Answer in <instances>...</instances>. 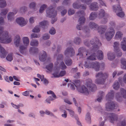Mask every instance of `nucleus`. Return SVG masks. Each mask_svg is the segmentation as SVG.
<instances>
[{
	"mask_svg": "<svg viewBox=\"0 0 126 126\" xmlns=\"http://www.w3.org/2000/svg\"><path fill=\"white\" fill-rule=\"evenodd\" d=\"M114 95V91L111 90L106 95V100L108 101L106 104L105 106L106 110L107 111H111L114 109H116L118 107L117 103L110 101L113 98Z\"/></svg>",
	"mask_w": 126,
	"mask_h": 126,
	"instance_id": "obj_1",
	"label": "nucleus"
},
{
	"mask_svg": "<svg viewBox=\"0 0 126 126\" xmlns=\"http://www.w3.org/2000/svg\"><path fill=\"white\" fill-rule=\"evenodd\" d=\"M3 30V27H0V42L5 44L10 43L12 40L11 36L8 32Z\"/></svg>",
	"mask_w": 126,
	"mask_h": 126,
	"instance_id": "obj_2",
	"label": "nucleus"
},
{
	"mask_svg": "<svg viewBox=\"0 0 126 126\" xmlns=\"http://www.w3.org/2000/svg\"><path fill=\"white\" fill-rule=\"evenodd\" d=\"M56 7L55 4L53 6H50L46 10V16L47 17L52 18L51 22L52 24H53L57 20V18L56 17L57 15V12L54 10V8Z\"/></svg>",
	"mask_w": 126,
	"mask_h": 126,
	"instance_id": "obj_3",
	"label": "nucleus"
},
{
	"mask_svg": "<svg viewBox=\"0 0 126 126\" xmlns=\"http://www.w3.org/2000/svg\"><path fill=\"white\" fill-rule=\"evenodd\" d=\"M84 66L88 68H93L96 71H98L99 70L100 68L101 67L102 65L97 62L92 63H89L88 62H85Z\"/></svg>",
	"mask_w": 126,
	"mask_h": 126,
	"instance_id": "obj_4",
	"label": "nucleus"
},
{
	"mask_svg": "<svg viewBox=\"0 0 126 126\" xmlns=\"http://www.w3.org/2000/svg\"><path fill=\"white\" fill-rule=\"evenodd\" d=\"M76 83H78V85L77 86L75 85L78 91L80 93H84L86 95H88L89 94V90L84 85L81 86L79 85L80 81L79 80H77L75 81Z\"/></svg>",
	"mask_w": 126,
	"mask_h": 126,
	"instance_id": "obj_5",
	"label": "nucleus"
},
{
	"mask_svg": "<svg viewBox=\"0 0 126 126\" xmlns=\"http://www.w3.org/2000/svg\"><path fill=\"white\" fill-rule=\"evenodd\" d=\"M98 59L100 60L102 59L103 57V53L102 51L101 50H98L97 52V55H95V54L93 53L90 56L87 58V62H88V60H96V57Z\"/></svg>",
	"mask_w": 126,
	"mask_h": 126,
	"instance_id": "obj_6",
	"label": "nucleus"
},
{
	"mask_svg": "<svg viewBox=\"0 0 126 126\" xmlns=\"http://www.w3.org/2000/svg\"><path fill=\"white\" fill-rule=\"evenodd\" d=\"M120 93H117L116 94V98L117 101L121 102L123 98L126 99V90L121 88L120 90Z\"/></svg>",
	"mask_w": 126,
	"mask_h": 126,
	"instance_id": "obj_7",
	"label": "nucleus"
},
{
	"mask_svg": "<svg viewBox=\"0 0 126 126\" xmlns=\"http://www.w3.org/2000/svg\"><path fill=\"white\" fill-rule=\"evenodd\" d=\"M115 33L114 29L112 27L109 28L105 33V38L108 41L110 40L114 36Z\"/></svg>",
	"mask_w": 126,
	"mask_h": 126,
	"instance_id": "obj_8",
	"label": "nucleus"
},
{
	"mask_svg": "<svg viewBox=\"0 0 126 126\" xmlns=\"http://www.w3.org/2000/svg\"><path fill=\"white\" fill-rule=\"evenodd\" d=\"M60 68L59 67H54L53 70V75L55 77H62L66 74V71L65 70L61 71L59 73Z\"/></svg>",
	"mask_w": 126,
	"mask_h": 126,
	"instance_id": "obj_9",
	"label": "nucleus"
},
{
	"mask_svg": "<svg viewBox=\"0 0 126 126\" xmlns=\"http://www.w3.org/2000/svg\"><path fill=\"white\" fill-rule=\"evenodd\" d=\"M90 42L91 45L94 47L93 50H94L95 48H98L99 46L101 45V44L98 39L96 37L92 39L90 41Z\"/></svg>",
	"mask_w": 126,
	"mask_h": 126,
	"instance_id": "obj_10",
	"label": "nucleus"
},
{
	"mask_svg": "<svg viewBox=\"0 0 126 126\" xmlns=\"http://www.w3.org/2000/svg\"><path fill=\"white\" fill-rule=\"evenodd\" d=\"M64 54L66 57H72L75 54L74 50L73 48L68 47L66 49L64 52Z\"/></svg>",
	"mask_w": 126,
	"mask_h": 126,
	"instance_id": "obj_11",
	"label": "nucleus"
},
{
	"mask_svg": "<svg viewBox=\"0 0 126 126\" xmlns=\"http://www.w3.org/2000/svg\"><path fill=\"white\" fill-rule=\"evenodd\" d=\"M86 85L89 88V90L92 92H94L96 90V86L94 84L92 83V81L90 79L87 80Z\"/></svg>",
	"mask_w": 126,
	"mask_h": 126,
	"instance_id": "obj_12",
	"label": "nucleus"
},
{
	"mask_svg": "<svg viewBox=\"0 0 126 126\" xmlns=\"http://www.w3.org/2000/svg\"><path fill=\"white\" fill-rule=\"evenodd\" d=\"M85 14L84 11H79L77 13V15L79 16H81L79 20V22L80 24L83 23L85 21V18L84 16Z\"/></svg>",
	"mask_w": 126,
	"mask_h": 126,
	"instance_id": "obj_13",
	"label": "nucleus"
},
{
	"mask_svg": "<svg viewBox=\"0 0 126 126\" xmlns=\"http://www.w3.org/2000/svg\"><path fill=\"white\" fill-rule=\"evenodd\" d=\"M16 21L17 23L21 27H23L26 25L28 21L25 19L24 18L20 17L16 18Z\"/></svg>",
	"mask_w": 126,
	"mask_h": 126,
	"instance_id": "obj_14",
	"label": "nucleus"
},
{
	"mask_svg": "<svg viewBox=\"0 0 126 126\" xmlns=\"http://www.w3.org/2000/svg\"><path fill=\"white\" fill-rule=\"evenodd\" d=\"M77 55H79L80 58H82L83 55H86L87 56L90 54L89 51H86L85 49L83 47H80L79 49Z\"/></svg>",
	"mask_w": 126,
	"mask_h": 126,
	"instance_id": "obj_15",
	"label": "nucleus"
},
{
	"mask_svg": "<svg viewBox=\"0 0 126 126\" xmlns=\"http://www.w3.org/2000/svg\"><path fill=\"white\" fill-rule=\"evenodd\" d=\"M119 121H117V124L118 126H126V119L124 118L123 116H119Z\"/></svg>",
	"mask_w": 126,
	"mask_h": 126,
	"instance_id": "obj_16",
	"label": "nucleus"
},
{
	"mask_svg": "<svg viewBox=\"0 0 126 126\" xmlns=\"http://www.w3.org/2000/svg\"><path fill=\"white\" fill-rule=\"evenodd\" d=\"M90 10L91 11H96L99 9V6L97 2H92L89 6Z\"/></svg>",
	"mask_w": 126,
	"mask_h": 126,
	"instance_id": "obj_17",
	"label": "nucleus"
},
{
	"mask_svg": "<svg viewBox=\"0 0 126 126\" xmlns=\"http://www.w3.org/2000/svg\"><path fill=\"white\" fill-rule=\"evenodd\" d=\"M109 118L110 121L112 123H114L115 121L117 122L118 119L117 115L112 113L109 114Z\"/></svg>",
	"mask_w": 126,
	"mask_h": 126,
	"instance_id": "obj_18",
	"label": "nucleus"
},
{
	"mask_svg": "<svg viewBox=\"0 0 126 126\" xmlns=\"http://www.w3.org/2000/svg\"><path fill=\"white\" fill-rule=\"evenodd\" d=\"M54 58L56 59V61L54 63V65H58L59 64V61L63 60V56L62 54H60L57 55L56 54L54 55Z\"/></svg>",
	"mask_w": 126,
	"mask_h": 126,
	"instance_id": "obj_19",
	"label": "nucleus"
},
{
	"mask_svg": "<svg viewBox=\"0 0 126 126\" xmlns=\"http://www.w3.org/2000/svg\"><path fill=\"white\" fill-rule=\"evenodd\" d=\"M14 42V44L16 47H18L19 46L21 42V38L19 35H16L15 36Z\"/></svg>",
	"mask_w": 126,
	"mask_h": 126,
	"instance_id": "obj_20",
	"label": "nucleus"
},
{
	"mask_svg": "<svg viewBox=\"0 0 126 126\" xmlns=\"http://www.w3.org/2000/svg\"><path fill=\"white\" fill-rule=\"evenodd\" d=\"M13 12H10L8 13L7 16V18L8 20L11 21L14 19V16L17 12V11L15 9Z\"/></svg>",
	"mask_w": 126,
	"mask_h": 126,
	"instance_id": "obj_21",
	"label": "nucleus"
},
{
	"mask_svg": "<svg viewBox=\"0 0 126 126\" xmlns=\"http://www.w3.org/2000/svg\"><path fill=\"white\" fill-rule=\"evenodd\" d=\"M108 75L106 73H103L100 72L97 73L95 76L96 79L100 78H107L108 77Z\"/></svg>",
	"mask_w": 126,
	"mask_h": 126,
	"instance_id": "obj_22",
	"label": "nucleus"
},
{
	"mask_svg": "<svg viewBox=\"0 0 126 126\" xmlns=\"http://www.w3.org/2000/svg\"><path fill=\"white\" fill-rule=\"evenodd\" d=\"M107 29V26L106 25H101L99 26L97 30L98 32L100 34L104 33Z\"/></svg>",
	"mask_w": 126,
	"mask_h": 126,
	"instance_id": "obj_23",
	"label": "nucleus"
},
{
	"mask_svg": "<svg viewBox=\"0 0 126 126\" xmlns=\"http://www.w3.org/2000/svg\"><path fill=\"white\" fill-rule=\"evenodd\" d=\"M47 55L46 53L44 51L41 52L39 56V58L40 60L42 62L45 61L46 59Z\"/></svg>",
	"mask_w": 126,
	"mask_h": 126,
	"instance_id": "obj_24",
	"label": "nucleus"
},
{
	"mask_svg": "<svg viewBox=\"0 0 126 126\" xmlns=\"http://www.w3.org/2000/svg\"><path fill=\"white\" fill-rule=\"evenodd\" d=\"M60 109L62 117L63 119L66 118L67 116V111L63 109V107L62 106L60 107Z\"/></svg>",
	"mask_w": 126,
	"mask_h": 126,
	"instance_id": "obj_25",
	"label": "nucleus"
},
{
	"mask_svg": "<svg viewBox=\"0 0 126 126\" xmlns=\"http://www.w3.org/2000/svg\"><path fill=\"white\" fill-rule=\"evenodd\" d=\"M0 56L1 58L5 57L7 54L6 52L5 51L4 48L0 45Z\"/></svg>",
	"mask_w": 126,
	"mask_h": 126,
	"instance_id": "obj_26",
	"label": "nucleus"
},
{
	"mask_svg": "<svg viewBox=\"0 0 126 126\" xmlns=\"http://www.w3.org/2000/svg\"><path fill=\"white\" fill-rule=\"evenodd\" d=\"M89 26L91 29L95 30L98 29L99 27L98 24L93 22H91L89 24Z\"/></svg>",
	"mask_w": 126,
	"mask_h": 126,
	"instance_id": "obj_27",
	"label": "nucleus"
},
{
	"mask_svg": "<svg viewBox=\"0 0 126 126\" xmlns=\"http://www.w3.org/2000/svg\"><path fill=\"white\" fill-rule=\"evenodd\" d=\"M106 14L104 9H101L99 11L98 17L99 18H102L106 15Z\"/></svg>",
	"mask_w": 126,
	"mask_h": 126,
	"instance_id": "obj_28",
	"label": "nucleus"
},
{
	"mask_svg": "<svg viewBox=\"0 0 126 126\" xmlns=\"http://www.w3.org/2000/svg\"><path fill=\"white\" fill-rule=\"evenodd\" d=\"M106 79L104 78L96 79L95 80V83L98 84H103L104 83Z\"/></svg>",
	"mask_w": 126,
	"mask_h": 126,
	"instance_id": "obj_29",
	"label": "nucleus"
},
{
	"mask_svg": "<svg viewBox=\"0 0 126 126\" xmlns=\"http://www.w3.org/2000/svg\"><path fill=\"white\" fill-rule=\"evenodd\" d=\"M113 11L115 12H118L122 10V9L119 5H114L113 6Z\"/></svg>",
	"mask_w": 126,
	"mask_h": 126,
	"instance_id": "obj_30",
	"label": "nucleus"
},
{
	"mask_svg": "<svg viewBox=\"0 0 126 126\" xmlns=\"http://www.w3.org/2000/svg\"><path fill=\"white\" fill-rule=\"evenodd\" d=\"M48 94H51V96H49V98L50 99L51 101L55 99L56 97V96L54 93L52 91L50 90L47 92Z\"/></svg>",
	"mask_w": 126,
	"mask_h": 126,
	"instance_id": "obj_31",
	"label": "nucleus"
},
{
	"mask_svg": "<svg viewBox=\"0 0 126 126\" xmlns=\"http://www.w3.org/2000/svg\"><path fill=\"white\" fill-rule=\"evenodd\" d=\"M23 43L24 45L27 46L29 44V40L27 37H24L22 38Z\"/></svg>",
	"mask_w": 126,
	"mask_h": 126,
	"instance_id": "obj_32",
	"label": "nucleus"
},
{
	"mask_svg": "<svg viewBox=\"0 0 126 126\" xmlns=\"http://www.w3.org/2000/svg\"><path fill=\"white\" fill-rule=\"evenodd\" d=\"M97 17V14L95 12H92L90 15L89 18L91 20H94Z\"/></svg>",
	"mask_w": 126,
	"mask_h": 126,
	"instance_id": "obj_33",
	"label": "nucleus"
},
{
	"mask_svg": "<svg viewBox=\"0 0 126 126\" xmlns=\"http://www.w3.org/2000/svg\"><path fill=\"white\" fill-rule=\"evenodd\" d=\"M122 68L124 69H126V60L125 59L122 58L121 60Z\"/></svg>",
	"mask_w": 126,
	"mask_h": 126,
	"instance_id": "obj_34",
	"label": "nucleus"
},
{
	"mask_svg": "<svg viewBox=\"0 0 126 126\" xmlns=\"http://www.w3.org/2000/svg\"><path fill=\"white\" fill-rule=\"evenodd\" d=\"M107 55L108 59L110 61H112L114 59L115 57L114 54L111 52H108L107 54Z\"/></svg>",
	"mask_w": 126,
	"mask_h": 126,
	"instance_id": "obj_35",
	"label": "nucleus"
},
{
	"mask_svg": "<svg viewBox=\"0 0 126 126\" xmlns=\"http://www.w3.org/2000/svg\"><path fill=\"white\" fill-rule=\"evenodd\" d=\"M27 46L23 45H21L19 46V51L22 54L24 53V50L26 49Z\"/></svg>",
	"mask_w": 126,
	"mask_h": 126,
	"instance_id": "obj_36",
	"label": "nucleus"
},
{
	"mask_svg": "<svg viewBox=\"0 0 126 126\" xmlns=\"http://www.w3.org/2000/svg\"><path fill=\"white\" fill-rule=\"evenodd\" d=\"M55 65L54 67H59V68H60V69H61L62 70L65 69L66 68V66L63 61L61 62L59 67Z\"/></svg>",
	"mask_w": 126,
	"mask_h": 126,
	"instance_id": "obj_37",
	"label": "nucleus"
},
{
	"mask_svg": "<svg viewBox=\"0 0 126 126\" xmlns=\"http://www.w3.org/2000/svg\"><path fill=\"white\" fill-rule=\"evenodd\" d=\"M122 33L120 31H118L116 33L114 38L116 39H118L121 38L122 36Z\"/></svg>",
	"mask_w": 126,
	"mask_h": 126,
	"instance_id": "obj_38",
	"label": "nucleus"
},
{
	"mask_svg": "<svg viewBox=\"0 0 126 126\" xmlns=\"http://www.w3.org/2000/svg\"><path fill=\"white\" fill-rule=\"evenodd\" d=\"M38 44V42L36 40H32L30 42V44L32 46H37Z\"/></svg>",
	"mask_w": 126,
	"mask_h": 126,
	"instance_id": "obj_39",
	"label": "nucleus"
},
{
	"mask_svg": "<svg viewBox=\"0 0 126 126\" xmlns=\"http://www.w3.org/2000/svg\"><path fill=\"white\" fill-rule=\"evenodd\" d=\"M53 64L52 63H50L47 65L46 67V68L50 71H53Z\"/></svg>",
	"mask_w": 126,
	"mask_h": 126,
	"instance_id": "obj_40",
	"label": "nucleus"
},
{
	"mask_svg": "<svg viewBox=\"0 0 126 126\" xmlns=\"http://www.w3.org/2000/svg\"><path fill=\"white\" fill-rule=\"evenodd\" d=\"M41 27L40 25H37L34 27L32 30V32L35 33H38L40 32Z\"/></svg>",
	"mask_w": 126,
	"mask_h": 126,
	"instance_id": "obj_41",
	"label": "nucleus"
},
{
	"mask_svg": "<svg viewBox=\"0 0 126 126\" xmlns=\"http://www.w3.org/2000/svg\"><path fill=\"white\" fill-rule=\"evenodd\" d=\"M81 41L80 39L78 37H75L73 40L74 43L76 44H79Z\"/></svg>",
	"mask_w": 126,
	"mask_h": 126,
	"instance_id": "obj_42",
	"label": "nucleus"
},
{
	"mask_svg": "<svg viewBox=\"0 0 126 126\" xmlns=\"http://www.w3.org/2000/svg\"><path fill=\"white\" fill-rule=\"evenodd\" d=\"M114 51L117 57H119L122 56V53L120 49L115 50Z\"/></svg>",
	"mask_w": 126,
	"mask_h": 126,
	"instance_id": "obj_43",
	"label": "nucleus"
},
{
	"mask_svg": "<svg viewBox=\"0 0 126 126\" xmlns=\"http://www.w3.org/2000/svg\"><path fill=\"white\" fill-rule=\"evenodd\" d=\"M66 110H68L70 116L72 117H75L76 118L77 117L75 114L74 111L72 110L68 109H66Z\"/></svg>",
	"mask_w": 126,
	"mask_h": 126,
	"instance_id": "obj_44",
	"label": "nucleus"
},
{
	"mask_svg": "<svg viewBox=\"0 0 126 126\" xmlns=\"http://www.w3.org/2000/svg\"><path fill=\"white\" fill-rule=\"evenodd\" d=\"M113 86L114 89L115 90H117L119 88L120 84L117 81H115Z\"/></svg>",
	"mask_w": 126,
	"mask_h": 126,
	"instance_id": "obj_45",
	"label": "nucleus"
},
{
	"mask_svg": "<svg viewBox=\"0 0 126 126\" xmlns=\"http://www.w3.org/2000/svg\"><path fill=\"white\" fill-rule=\"evenodd\" d=\"M64 62L67 66H69L71 65L72 63V60L70 59L66 60V59L65 58L64 60Z\"/></svg>",
	"mask_w": 126,
	"mask_h": 126,
	"instance_id": "obj_46",
	"label": "nucleus"
},
{
	"mask_svg": "<svg viewBox=\"0 0 126 126\" xmlns=\"http://www.w3.org/2000/svg\"><path fill=\"white\" fill-rule=\"evenodd\" d=\"M6 5V3L5 0H0V7H4Z\"/></svg>",
	"mask_w": 126,
	"mask_h": 126,
	"instance_id": "obj_47",
	"label": "nucleus"
},
{
	"mask_svg": "<svg viewBox=\"0 0 126 126\" xmlns=\"http://www.w3.org/2000/svg\"><path fill=\"white\" fill-rule=\"evenodd\" d=\"M47 7L46 5L44 4L42 5L40 9L39 12L40 13H42L43 12L45 9Z\"/></svg>",
	"mask_w": 126,
	"mask_h": 126,
	"instance_id": "obj_48",
	"label": "nucleus"
},
{
	"mask_svg": "<svg viewBox=\"0 0 126 126\" xmlns=\"http://www.w3.org/2000/svg\"><path fill=\"white\" fill-rule=\"evenodd\" d=\"M6 59L8 61L11 62L13 60V54L12 53L9 54L6 57Z\"/></svg>",
	"mask_w": 126,
	"mask_h": 126,
	"instance_id": "obj_49",
	"label": "nucleus"
},
{
	"mask_svg": "<svg viewBox=\"0 0 126 126\" xmlns=\"http://www.w3.org/2000/svg\"><path fill=\"white\" fill-rule=\"evenodd\" d=\"M85 119L88 123H91V119L90 116V113H89L88 112L87 113Z\"/></svg>",
	"mask_w": 126,
	"mask_h": 126,
	"instance_id": "obj_50",
	"label": "nucleus"
},
{
	"mask_svg": "<svg viewBox=\"0 0 126 126\" xmlns=\"http://www.w3.org/2000/svg\"><path fill=\"white\" fill-rule=\"evenodd\" d=\"M119 43L118 42H115L113 43V47L114 50L118 49H119Z\"/></svg>",
	"mask_w": 126,
	"mask_h": 126,
	"instance_id": "obj_51",
	"label": "nucleus"
},
{
	"mask_svg": "<svg viewBox=\"0 0 126 126\" xmlns=\"http://www.w3.org/2000/svg\"><path fill=\"white\" fill-rule=\"evenodd\" d=\"M49 32L50 34L54 35L56 33V30L53 27H52L49 30Z\"/></svg>",
	"mask_w": 126,
	"mask_h": 126,
	"instance_id": "obj_52",
	"label": "nucleus"
},
{
	"mask_svg": "<svg viewBox=\"0 0 126 126\" xmlns=\"http://www.w3.org/2000/svg\"><path fill=\"white\" fill-rule=\"evenodd\" d=\"M80 5L78 2H74L73 4V7L75 9H79L80 7Z\"/></svg>",
	"mask_w": 126,
	"mask_h": 126,
	"instance_id": "obj_53",
	"label": "nucleus"
},
{
	"mask_svg": "<svg viewBox=\"0 0 126 126\" xmlns=\"http://www.w3.org/2000/svg\"><path fill=\"white\" fill-rule=\"evenodd\" d=\"M50 35L48 34H44L42 36V39L44 40L49 39L50 38Z\"/></svg>",
	"mask_w": 126,
	"mask_h": 126,
	"instance_id": "obj_54",
	"label": "nucleus"
},
{
	"mask_svg": "<svg viewBox=\"0 0 126 126\" xmlns=\"http://www.w3.org/2000/svg\"><path fill=\"white\" fill-rule=\"evenodd\" d=\"M8 12V10L7 9H4L1 11L0 13L1 16H3L6 14Z\"/></svg>",
	"mask_w": 126,
	"mask_h": 126,
	"instance_id": "obj_55",
	"label": "nucleus"
},
{
	"mask_svg": "<svg viewBox=\"0 0 126 126\" xmlns=\"http://www.w3.org/2000/svg\"><path fill=\"white\" fill-rule=\"evenodd\" d=\"M100 119L101 120H104V121L100 122L99 126H104V124L105 121L106 120V118L103 117V118L102 117L100 118Z\"/></svg>",
	"mask_w": 126,
	"mask_h": 126,
	"instance_id": "obj_56",
	"label": "nucleus"
},
{
	"mask_svg": "<svg viewBox=\"0 0 126 126\" xmlns=\"http://www.w3.org/2000/svg\"><path fill=\"white\" fill-rule=\"evenodd\" d=\"M40 37V34H37L35 33H32L31 35V38H38Z\"/></svg>",
	"mask_w": 126,
	"mask_h": 126,
	"instance_id": "obj_57",
	"label": "nucleus"
},
{
	"mask_svg": "<svg viewBox=\"0 0 126 126\" xmlns=\"http://www.w3.org/2000/svg\"><path fill=\"white\" fill-rule=\"evenodd\" d=\"M36 5V4L35 2H32L30 4L29 7L30 8L32 9L33 10H34Z\"/></svg>",
	"mask_w": 126,
	"mask_h": 126,
	"instance_id": "obj_58",
	"label": "nucleus"
},
{
	"mask_svg": "<svg viewBox=\"0 0 126 126\" xmlns=\"http://www.w3.org/2000/svg\"><path fill=\"white\" fill-rule=\"evenodd\" d=\"M116 15L118 16L121 17H124L125 15L124 13L122 10L117 13Z\"/></svg>",
	"mask_w": 126,
	"mask_h": 126,
	"instance_id": "obj_59",
	"label": "nucleus"
},
{
	"mask_svg": "<svg viewBox=\"0 0 126 126\" xmlns=\"http://www.w3.org/2000/svg\"><path fill=\"white\" fill-rule=\"evenodd\" d=\"M48 23V22L47 21L44 20L40 22L39 25L40 26H44L47 24Z\"/></svg>",
	"mask_w": 126,
	"mask_h": 126,
	"instance_id": "obj_60",
	"label": "nucleus"
},
{
	"mask_svg": "<svg viewBox=\"0 0 126 126\" xmlns=\"http://www.w3.org/2000/svg\"><path fill=\"white\" fill-rule=\"evenodd\" d=\"M35 19V17H31L29 19V22L31 24H32L34 23Z\"/></svg>",
	"mask_w": 126,
	"mask_h": 126,
	"instance_id": "obj_61",
	"label": "nucleus"
},
{
	"mask_svg": "<svg viewBox=\"0 0 126 126\" xmlns=\"http://www.w3.org/2000/svg\"><path fill=\"white\" fill-rule=\"evenodd\" d=\"M41 81H42L43 84L46 85H47L48 83V81L44 78L41 79Z\"/></svg>",
	"mask_w": 126,
	"mask_h": 126,
	"instance_id": "obj_62",
	"label": "nucleus"
},
{
	"mask_svg": "<svg viewBox=\"0 0 126 126\" xmlns=\"http://www.w3.org/2000/svg\"><path fill=\"white\" fill-rule=\"evenodd\" d=\"M70 86V88L72 90H74L75 89V87L74 86V84L73 83H68V87H69Z\"/></svg>",
	"mask_w": 126,
	"mask_h": 126,
	"instance_id": "obj_63",
	"label": "nucleus"
},
{
	"mask_svg": "<svg viewBox=\"0 0 126 126\" xmlns=\"http://www.w3.org/2000/svg\"><path fill=\"white\" fill-rule=\"evenodd\" d=\"M121 48L124 51H126V44L121 43Z\"/></svg>",
	"mask_w": 126,
	"mask_h": 126,
	"instance_id": "obj_64",
	"label": "nucleus"
}]
</instances>
